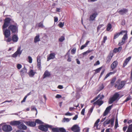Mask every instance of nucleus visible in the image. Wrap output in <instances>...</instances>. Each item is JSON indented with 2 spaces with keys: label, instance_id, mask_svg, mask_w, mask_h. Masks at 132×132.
Returning <instances> with one entry per match:
<instances>
[{
  "label": "nucleus",
  "instance_id": "25",
  "mask_svg": "<svg viewBox=\"0 0 132 132\" xmlns=\"http://www.w3.org/2000/svg\"><path fill=\"white\" fill-rule=\"evenodd\" d=\"M36 72H34L32 70H31L28 72V75L30 77H33Z\"/></svg>",
  "mask_w": 132,
  "mask_h": 132
},
{
  "label": "nucleus",
  "instance_id": "8",
  "mask_svg": "<svg viewBox=\"0 0 132 132\" xmlns=\"http://www.w3.org/2000/svg\"><path fill=\"white\" fill-rule=\"evenodd\" d=\"M22 50H21V47H18L17 48L16 51L14 54L11 55V57L14 58H16L18 56L20 57V55L22 53Z\"/></svg>",
  "mask_w": 132,
  "mask_h": 132
},
{
  "label": "nucleus",
  "instance_id": "33",
  "mask_svg": "<svg viewBox=\"0 0 132 132\" xmlns=\"http://www.w3.org/2000/svg\"><path fill=\"white\" fill-rule=\"evenodd\" d=\"M107 114V107L106 108V109L104 112L103 115H102L101 116V117H102L103 116V117H104L105 116H106Z\"/></svg>",
  "mask_w": 132,
  "mask_h": 132
},
{
  "label": "nucleus",
  "instance_id": "29",
  "mask_svg": "<svg viewBox=\"0 0 132 132\" xmlns=\"http://www.w3.org/2000/svg\"><path fill=\"white\" fill-rule=\"evenodd\" d=\"M128 38V37L127 36V33H126L125 34L123 37L122 38V39L123 40V41H125L126 39H127Z\"/></svg>",
  "mask_w": 132,
  "mask_h": 132
},
{
  "label": "nucleus",
  "instance_id": "56",
  "mask_svg": "<svg viewBox=\"0 0 132 132\" xmlns=\"http://www.w3.org/2000/svg\"><path fill=\"white\" fill-rule=\"evenodd\" d=\"M65 115L66 116H71L72 115V114L71 113L67 112L65 113Z\"/></svg>",
  "mask_w": 132,
  "mask_h": 132
},
{
  "label": "nucleus",
  "instance_id": "51",
  "mask_svg": "<svg viewBox=\"0 0 132 132\" xmlns=\"http://www.w3.org/2000/svg\"><path fill=\"white\" fill-rule=\"evenodd\" d=\"M100 64V62L99 60H97L96 62L94 64V66H96Z\"/></svg>",
  "mask_w": 132,
  "mask_h": 132
},
{
  "label": "nucleus",
  "instance_id": "23",
  "mask_svg": "<svg viewBox=\"0 0 132 132\" xmlns=\"http://www.w3.org/2000/svg\"><path fill=\"white\" fill-rule=\"evenodd\" d=\"M114 117H113L111 119L109 120L108 121V124L110 123L111 126L113 127L114 125Z\"/></svg>",
  "mask_w": 132,
  "mask_h": 132
},
{
  "label": "nucleus",
  "instance_id": "48",
  "mask_svg": "<svg viewBox=\"0 0 132 132\" xmlns=\"http://www.w3.org/2000/svg\"><path fill=\"white\" fill-rule=\"evenodd\" d=\"M35 122H36V123H37L38 124H41V123L42 121L39 119H37L36 120Z\"/></svg>",
  "mask_w": 132,
  "mask_h": 132
},
{
  "label": "nucleus",
  "instance_id": "49",
  "mask_svg": "<svg viewBox=\"0 0 132 132\" xmlns=\"http://www.w3.org/2000/svg\"><path fill=\"white\" fill-rule=\"evenodd\" d=\"M17 68L18 69H20L22 68V65L20 64H18L17 65Z\"/></svg>",
  "mask_w": 132,
  "mask_h": 132
},
{
  "label": "nucleus",
  "instance_id": "22",
  "mask_svg": "<svg viewBox=\"0 0 132 132\" xmlns=\"http://www.w3.org/2000/svg\"><path fill=\"white\" fill-rule=\"evenodd\" d=\"M51 75V74L47 70H46L43 75V78H45L47 77H49Z\"/></svg>",
  "mask_w": 132,
  "mask_h": 132
},
{
  "label": "nucleus",
  "instance_id": "21",
  "mask_svg": "<svg viewBox=\"0 0 132 132\" xmlns=\"http://www.w3.org/2000/svg\"><path fill=\"white\" fill-rule=\"evenodd\" d=\"M97 14V13L93 14L90 17L89 20L91 21L94 20Z\"/></svg>",
  "mask_w": 132,
  "mask_h": 132
},
{
  "label": "nucleus",
  "instance_id": "2",
  "mask_svg": "<svg viewBox=\"0 0 132 132\" xmlns=\"http://www.w3.org/2000/svg\"><path fill=\"white\" fill-rule=\"evenodd\" d=\"M104 98V96L102 94H99L97 96L95 97L93 100L90 101L91 103H93L95 101L98 100L93 103V105L95 106L97 105L99 106H101L103 103V101L102 100Z\"/></svg>",
  "mask_w": 132,
  "mask_h": 132
},
{
  "label": "nucleus",
  "instance_id": "20",
  "mask_svg": "<svg viewBox=\"0 0 132 132\" xmlns=\"http://www.w3.org/2000/svg\"><path fill=\"white\" fill-rule=\"evenodd\" d=\"M128 11V10L126 9H121L118 11V12L121 15H123Z\"/></svg>",
  "mask_w": 132,
  "mask_h": 132
},
{
  "label": "nucleus",
  "instance_id": "36",
  "mask_svg": "<svg viewBox=\"0 0 132 132\" xmlns=\"http://www.w3.org/2000/svg\"><path fill=\"white\" fill-rule=\"evenodd\" d=\"M113 106V105L112 104L111 105H110L108 107V113L110 112Z\"/></svg>",
  "mask_w": 132,
  "mask_h": 132
},
{
  "label": "nucleus",
  "instance_id": "41",
  "mask_svg": "<svg viewBox=\"0 0 132 132\" xmlns=\"http://www.w3.org/2000/svg\"><path fill=\"white\" fill-rule=\"evenodd\" d=\"M70 119H69L68 118H64L63 119V121L64 122H65V121L68 122L70 121Z\"/></svg>",
  "mask_w": 132,
  "mask_h": 132
},
{
  "label": "nucleus",
  "instance_id": "50",
  "mask_svg": "<svg viewBox=\"0 0 132 132\" xmlns=\"http://www.w3.org/2000/svg\"><path fill=\"white\" fill-rule=\"evenodd\" d=\"M106 117H103L102 119L100 121L101 122H103V121H105L107 119H106Z\"/></svg>",
  "mask_w": 132,
  "mask_h": 132
},
{
  "label": "nucleus",
  "instance_id": "11",
  "mask_svg": "<svg viewBox=\"0 0 132 132\" xmlns=\"http://www.w3.org/2000/svg\"><path fill=\"white\" fill-rule=\"evenodd\" d=\"M50 127H51V126L48 125H41L38 126V129L42 131L46 132L48 130V128Z\"/></svg>",
  "mask_w": 132,
  "mask_h": 132
},
{
  "label": "nucleus",
  "instance_id": "42",
  "mask_svg": "<svg viewBox=\"0 0 132 132\" xmlns=\"http://www.w3.org/2000/svg\"><path fill=\"white\" fill-rule=\"evenodd\" d=\"M59 26L60 28H62L64 26V23H62L61 22H59Z\"/></svg>",
  "mask_w": 132,
  "mask_h": 132
},
{
  "label": "nucleus",
  "instance_id": "59",
  "mask_svg": "<svg viewBox=\"0 0 132 132\" xmlns=\"http://www.w3.org/2000/svg\"><path fill=\"white\" fill-rule=\"evenodd\" d=\"M58 21V19L57 17H54V22H56Z\"/></svg>",
  "mask_w": 132,
  "mask_h": 132
},
{
  "label": "nucleus",
  "instance_id": "43",
  "mask_svg": "<svg viewBox=\"0 0 132 132\" xmlns=\"http://www.w3.org/2000/svg\"><path fill=\"white\" fill-rule=\"evenodd\" d=\"M28 58L29 60L28 62L30 63H32V59L31 57L30 56H28Z\"/></svg>",
  "mask_w": 132,
  "mask_h": 132
},
{
  "label": "nucleus",
  "instance_id": "31",
  "mask_svg": "<svg viewBox=\"0 0 132 132\" xmlns=\"http://www.w3.org/2000/svg\"><path fill=\"white\" fill-rule=\"evenodd\" d=\"M65 40V38L64 36H62L59 39V41L60 42H62Z\"/></svg>",
  "mask_w": 132,
  "mask_h": 132
},
{
  "label": "nucleus",
  "instance_id": "19",
  "mask_svg": "<svg viewBox=\"0 0 132 132\" xmlns=\"http://www.w3.org/2000/svg\"><path fill=\"white\" fill-rule=\"evenodd\" d=\"M126 32V31H121L119 33L117 32L114 35L113 39H115L117 38L121 34H122L123 33H125Z\"/></svg>",
  "mask_w": 132,
  "mask_h": 132
},
{
  "label": "nucleus",
  "instance_id": "39",
  "mask_svg": "<svg viewBox=\"0 0 132 132\" xmlns=\"http://www.w3.org/2000/svg\"><path fill=\"white\" fill-rule=\"evenodd\" d=\"M38 26L39 27L43 28V21L40 22L38 24Z\"/></svg>",
  "mask_w": 132,
  "mask_h": 132
},
{
  "label": "nucleus",
  "instance_id": "45",
  "mask_svg": "<svg viewBox=\"0 0 132 132\" xmlns=\"http://www.w3.org/2000/svg\"><path fill=\"white\" fill-rule=\"evenodd\" d=\"M67 61L69 62H70L71 61V59L70 56L69 54L68 55V58L67 60Z\"/></svg>",
  "mask_w": 132,
  "mask_h": 132
},
{
  "label": "nucleus",
  "instance_id": "64",
  "mask_svg": "<svg viewBox=\"0 0 132 132\" xmlns=\"http://www.w3.org/2000/svg\"><path fill=\"white\" fill-rule=\"evenodd\" d=\"M57 88L60 89H62L63 87L61 85H59L58 86Z\"/></svg>",
  "mask_w": 132,
  "mask_h": 132
},
{
  "label": "nucleus",
  "instance_id": "1",
  "mask_svg": "<svg viewBox=\"0 0 132 132\" xmlns=\"http://www.w3.org/2000/svg\"><path fill=\"white\" fill-rule=\"evenodd\" d=\"M11 19L10 18H7L4 20V23L2 26L3 34L4 35V40L6 42L7 39L10 37L11 31L8 29H5L7 28L10 23Z\"/></svg>",
  "mask_w": 132,
  "mask_h": 132
},
{
  "label": "nucleus",
  "instance_id": "17",
  "mask_svg": "<svg viewBox=\"0 0 132 132\" xmlns=\"http://www.w3.org/2000/svg\"><path fill=\"white\" fill-rule=\"evenodd\" d=\"M55 54L54 53H50L47 56V61H48L50 60L53 59L55 57Z\"/></svg>",
  "mask_w": 132,
  "mask_h": 132
},
{
  "label": "nucleus",
  "instance_id": "37",
  "mask_svg": "<svg viewBox=\"0 0 132 132\" xmlns=\"http://www.w3.org/2000/svg\"><path fill=\"white\" fill-rule=\"evenodd\" d=\"M104 88L103 85L102 84L101 86H100L98 89V91H100L102 90Z\"/></svg>",
  "mask_w": 132,
  "mask_h": 132
},
{
  "label": "nucleus",
  "instance_id": "18",
  "mask_svg": "<svg viewBox=\"0 0 132 132\" xmlns=\"http://www.w3.org/2000/svg\"><path fill=\"white\" fill-rule=\"evenodd\" d=\"M118 63V62L117 61H115L113 62L111 65V68L112 70L117 67Z\"/></svg>",
  "mask_w": 132,
  "mask_h": 132
},
{
  "label": "nucleus",
  "instance_id": "10",
  "mask_svg": "<svg viewBox=\"0 0 132 132\" xmlns=\"http://www.w3.org/2000/svg\"><path fill=\"white\" fill-rule=\"evenodd\" d=\"M3 131L5 132H10L12 130V127L8 125H4L2 127Z\"/></svg>",
  "mask_w": 132,
  "mask_h": 132
},
{
  "label": "nucleus",
  "instance_id": "47",
  "mask_svg": "<svg viewBox=\"0 0 132 132\" xmlns=\"http://www.w3.org/2000/svg\"><path fill=\"white\" fill-rule=\"evenodd\" d=\"M31 110H35L36 111L37 113V110L35 106H31Z\"/></svg>",
  "mask_w": 132,
  "mask_h": 132
},
{
  "label": "nucleus",
  "instance_id": "62",
  "mask_svg": "<svg viewBox=\"0 0 132 132\" xmlns=\"http://www.w3.org/2000/svg\"><path fill=\"white\" fill-rule=\"evenodd\" d=\"M61 97V96L59 94H57L56 96V97L57 98H59Z\"/></svg>",
  "mask_w": 132,
  "mask_h": 132
},
{
  "label": "nucleus",
  "instance_id": "34",
  "mask_svg": "<svg viewBox=\"0 0 132 132\" xmlns=\"http://www.w3.org/2000/svg\"><path fill=\"white\" fill-rule=\"evenodd\" d=\"M94 106H92L90 109L89 110V111L88 112V113L90 115L92 112L93 110V109L94 108Z\"/></svg>",
  "mask_w": 132,
  "mask_h": 132
},
{
  "label": "nucleus",
  "instance_id": "58",
  "mask_svg": "<svg viewBox=\"0 0 132 132\" xmlns=\"http://www.w3.org/2000/svg\"><path fill=\"white\" fill-rule=\"evenodd\" d=\"M107 39V37L106 36H105L103 38V39L102 42L104 43L105 42V40Z\"/></svg>",
  "mask_w": 132,
  "mask_h": 132
},
{
  "label": "nucleus",
  "instance_id": "35",
  "mask_svg": "<svg viewBox=\"0 0 132 132\" xmlns=\"http://www.w3.org/2000/svg\"><path fill=\"white\" fill-rule=\"evenodd\" d=\"M76 51V48L75 47L73 48V49H72L71 51V53L72 54H75Z\"/></svg>",
  "mask_w": 132,
  "mask_h": 132
},
{
  "label": "nucleus",
  "instance_id": "5",
  "mask_svg": "<svg viewBox=\"0 0 132 132\" xmlns=\"http://www.w3.org/2000/svg\"><path fill=\"white\" fill-rule=\"evenodd\" d=\"M122 47L120 46L118 48H115L113 51H111L110 52L109 55V59H108V61H110L113 55V53H116L117 52H120L121 51Z\"/></svg>",
  "mask_w": 132,
  "mask_h": 132
},
{
  "label": "nucleus",
  "instance_id": "54",
  "mask_svg": "<svg viewBox=\"0 0 132 132\" xmlns=\"http://www.w3.org/2000/svg\"><path fill=\"white\" fill-rule=\"evenodd\" d=\"M85 109V108L83 109L82 110L81 112V114L83 115H84Z\"/></svg>",
  "mask_w": 132,
  "mask_h": 132
},
{
  "label": "nucleus",
  "instance_id": "40",
  "mask_svg": "<svg viewBox=\"0 0 132 132\" xmlns=\"http://www.w3.org/2000/svg\"><path fill=\"white\" fill-rule=\"evenodd\" d=\"M125 41H123V40L122 39V40L120 42H119L118 45L119 46H121L123 45L125 43Z\"/></svg>",
  "mask_w": 132,
  "mask_h": 132
},
{
  "label": "nucleus",
  "instance_id": "14",
  "mask_svg": "<svg viewBox=\"0 0 132 132\" xmlns=\"http://www.w3.org/2000/svg\"><path fill=\"white\" fill-rule=\"evenodd\" d=\"M100 121V119H98L95 122L93 126L95 130H99L100 128V126L98 124V123Z\"/></svg>",
  "mask_w": 132,
  "mask_h": 132
},
{
  "label": "nucleus",
  "instance_id": "6",
  "mask_svg": "<svg viewBox=\"0 0 132 132\" xmlns=\"http://www.w3.org/2000/svg\"><path fill=\"white\" fill-rule=\"evenodd\" d=\"M119 94L118 93H116L113 96L110 98L109 100V104H111L113 103V102L115 101H118L120 98H119Z\"/></svg>",
  "mask_w": 132,
  "mask_h": 132
},
{
  "label": "nucleus",
  "instance_id": "15",
  "mask_svg": "<svg viewBox=\"0 0 132 132\" xmlns=\"http://www.w3.org/2000/svg\"><path fill=\"white\" fill-rule=\"evenodd\" d=\"M131 59V57L129 56L123 62V63L122 65V67L124 68L128 64V62Z\"/></svg>",
  "mask_w": 132,
  "mask_h": 132
},
{
  "label": "nucleus",
  "instance_id": "24",
  "mask_svg": "<svg viewBox=\"0 0 132 132\" xmlns=\"http://www.w3.org/2000/svg\"><path fill=\"white\" fill-rule=\"evenodd\" d=\"M39 34L37 35L34 38V42L36 43L37 42L40 41V39L39 38Z\"/></svg>",
  "mask_w": 132,
  "mask_h": 132
},
{
  "label": "nucleus",
  "instance_id": "4",
  "mask_svg": "<svg viewBox=\"0 0 132 132\" xmlns=\"http://www.w3.org/2000/svg\"><path fill=\"white\" fill-rule=\"evenodd\" d=\"M14 24H11L9 25L8 27V29L12 33H17L18 32V26L16 23H14V21H13Z\"/></svg>",
  "mask_w": 132,
  "mask_h": 132
},
{
  "label": "nucleus",
  "instance_id": "27",
  "mask_svg": "<svg viewBox=\"0 0 132 132\" xmlns=\"http://www.w3.org/2000/svg\"><path fill=\"white\" fill-rule=\"evenodd\" d=\"M103 67L102 66L94 70L95 71V73L96 74L99 72L102 69Z\"/></svg>",
  "mask_w": 132,
  "mask_h": 132
},
{
  "label": "nucleus",
  "instance_id": "28",
  "mask_svg": "<svg viewBox=\"0 0 132 132\" xmlns=\"http://www.w3.org/2000/svg\"><path fill=\"white\" fill-rule=\"evenodd\" d=\"M116 80V78H114L112 79L111 82V86H113V85L114 84V82Z\"/></svg>",
  "mask_w": 132,
  "mask_h": 132
},
{
  "label": "nucleus",
  "instance_id": "60",
  "mask_svg": "<svg viewBox=\"0 0 132 132\" xmlns=\"http://www.w3.org/2000/svg\"><path fill=\"white\" fill-rule=\"evenodd\" d=\"M104 71H105V70L104 69L102 70V72H101V73L100 75V77H101L102 76V75L104 73Z\"/></svg>",
  "mask_w": 132,
  "mask_h": 132
},
{
  "label": "nucleus",
  "instance_id": "26",
  "mask_svg": "<svg viewBox=\"0 0 132 132\" xmlns=\"http://www.w3.org/2000/svg\"><path fill=\"white\" fill-rule=\"evenodd\" d=\"M27 69L26 67H24L23 68H22L20 71V73L21 75H23L27 72Z\"/></svg>",
  "mask_w": 132,
  "mask_h": 132
},
{
  "label": "nucleus",
  "instance_id": "63",
  "mask_svg": "<svg viewBox=\"0 0 132 132\" xmlns=\"http://www.w3.org/2000/svg\"><path fill=\"white\" fill-rule=\"evenodd\" d=\"M86 47V46H85V45H82V46H81L80 48V49L81 50H82L85 47Z\"/></svg>",
  "mask_w": 132,
  "mask_h": 132
},
{
  "label": "nucleus",
  "instance_id": "30",
  "mask_svg": "<svg viewBox=\"0 0 132 132\" xmlns=\"http://www.w3.org/2000/svg\"><path fill=\"white\" fill-rule=\"evenodd\" d=\"M127 130L130 132H132V124L129 125L128 126Z\"/></svg>",
  "mask_w": 132,
  "mask_h": 132
},
{
  "label": "nucleus",
  "instance_id": "57",
  "mask_svg": "<svg viewBox=\"0 0 132 132\" xmlns=\"http://www.w3.org/2000/svg\"><path fill=\"white\" fill-rule=\"evenodd\" d=\"M27 97V96L26 95L23 98V100L21 101V102L22 103L23 102H25Z\"/></svg>",
  "mask_w": 132,
  "mask_h": 132
},
{
  "label": "nucleus",
  "instance_id": "3",
  "mask_svg": "<svg viewBox=\"0 0 132 132\" xmlns=\"http://www.w3.org/2000/svg\"><path fill=\"white\" fill-rule=\"evenodd\" d=\"M10 124L13 126H16L19 129L25 130L27 129V127L20 121H14L10 122Z\"/></svg>",
  "mask_w": 132,
  "mask_h": 132
},
{
  "label": "nucleus",
  "instance_id": "53",
  "mask_svg": "<svg viewBox=\"0 0 132 132\" xmlns=\"http://www.w3.org/2000/svg\"><path fill=\"white\" fill-rule=\"evenodd\" d=\"M37 62H41V60H40V56H38L37 57Z\"/></svg>",
  "mask_w": 132,
  "mask_h": 132
},
{
  "label": "nucleus",
  "instance_id": "32",
  "mask_svg": "<svg viewBox=\"0 0 132 132\" xmlns=\"http://www.w3.org/2000/svg\"><path fill=\"white\" fill-rule=\"evenodd\" d=\"M118 122L117 118H116V119L115 123L114 126V128L116 129L118 127Z\"/></svg>",
  "mask_w": 132,
  "mask_h": 132
},
{
  "label": "nucleus",
  "instance_id": "46",
  "mask_svg": "<svg viewBox=\"0 0 132 132\" xmlns=\"http://www.w3.org/2000/svg\"><path fill=\"white\" fill-rule=\"evenodd\" d=\"M116 72V71H115L112 72H111L109 73H108V77H109L110 75L114 74Z\"/></svg>",
  "mask_w": 132,
  "mask_h": 132
},
{
  "label": "nucleus",
  "instance_id": "12",
  "mask_svg": "<svg viewBox=\"0 0 132 132\" xmlns=\"http://www.w3.org/2000/svg\"><path fill=\"white\" fill-rule=\"evenodd\" d=\"M71 130L74 132H79L80 131V127L77 125H74L71 128Z\"/></svg>",
  "mask_w": 132,
  "mask_h": 132
},
{
  "label": "nucleus",
  "instance_id": "7",
  "mask_svg": "<svg viewBox=\"0 0 132 132\" xmlns=\"http://www.w3.org/2000/svg\"><path fill=\"white\" fill-rule=\"evenodd\" d=\"M126 82V81H122L120 82H119V81H118L116 82L114 87L116 88L117 87V89H120L124 86Z\"/></svg>",
  "mask_w": 132,
  "mask_h": 132
},
{
  "label": "nucleus",
  "instance_id": "13",
  "mask_svg": "<svg viewBox=\"0 0 132 132\" xmlns=\"http://www.w3.org/2000/svg\"><path fill=\"white\" fill-rule=\"evenodd\" d=\"M52 130L53 132H58V131H60L61 132H66L65 130L62 128H60L59 129L57 128H53L52 129Z\"/></svg>",
  "mask_w": 132,
  "mask_h": 132
},
{
  "label": "nucleus",
  "instance_id": "55",
  "mask_svg": "<svg viewBox=\"0 0 132 132\" xmlns=\"http://www.w3.org/2000/svg\"><path fill=\"white\" fill-rule=\"evenodd\" d=\"M103 26V25H99L97 28V31L99 30Z\"/></svg>",
  "mask_w": 132,
  "mask_h": 132
},
{
  "label": "nucleus",
  "instance_id": "61",
  "mask_svg": "<svg viewBox=\"0 0 132 132\" xmlns=\"http://www.w3.org/2000/svg\"><path fill=\"white\" fill-rule=\"evenodd\" d=\"M78 115H76L75 116L73 117V118L72 119L73 120H76L78 118Z\"/></svg>",
  "mask_w": 132,
  "mask_h": 132
},
{
  "label": "nucleus",
  "instance_id": "52",
  "mask_svg": "<svg viewBox=\"0 0 132 132\" xmlns=\"http://www.w3.org/2000/svg\"><path fill=\"white\" fill-rule=\"evenodd\" d=\"M107 125V119L103 123V126H106Z\"/></svg>",
  "mask_w": 132,
  "mask_h": 132
},
{
  "label": "nucleus",
  "instance_id": "38",
  "mask_svg": "<svg viewBox=\"0 0 132 132\" xmlns=\"http://www.w3.org/2000/svg\"><path fill=\"white\" fill-rule=\"evenodd\" d=\"M112 26L111 24L109 23L108 24V31H110L112 28Z\"/></svg>",
  "mask_w": 132,
  "mask_h": 132
},
{
  "label": "nucleus",
  "instance_id": "16",
  "mask_svg": "<svg viewBox=\"0 0 132 132\" xmlns=\"http://www.w3.org/2000/svg\"><path fill=\"white\" fill-rule=\"evenodd\" d=\"M26 125L28 126L31 127H35L36 125V122L32 121H27L26 122Z\"/></svg>",
  "mask_w": 132,
  "mask_h": 132
},
{
  "label": "nucleus",
  "instance_id": "9",
  "mask_svg": "<svg viewBox=\"0 0 132 132\" xmlns=\"http://www.w3.org/2000/svg\"><path fill=\"white\" fill-rule=\"evenodd\" d=\"M18 39V38L17 35H14L12 36L11 37L8 38L7 40V42H10L12 41L13 42L15 43L17 42Z\"/></svg>",
  "mask_w": 132,
  "mask_h": 132
},
{
  "label": "nucleus",
  "instance_id": "44",
  "mask_svg": "<svg viewBox=\"0 0 132 132\" xmlns=\"http://www.w3.org/2000/svg\"><path fill=\"white\" fill-rule=\"evenodd\" d=\"M131 99L130 97V96H128L127 97L126 99L124 101V102H126L128 101H129V100H130Z\"/></svg>",
  "mask_w": 132,
  "mask_h": 132
}]
</instances>
